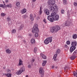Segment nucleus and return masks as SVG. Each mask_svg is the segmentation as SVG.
Listing matches in <instances>:
<instances>
[{"mask_svg": "<svg viewBox=\"0 0 77 77\" xmlns=\"http://www.w3.org/2000/svg\"><path fill=\"white\" fill-rule=\"evenodd\" d=\"M18 38H22V37L21 36H18Z\"/></svg>", "mask_w": 77, "mask_h": 77, "instance_id": "nucleus-46", "label": "nucleus"}, {"mask_svg": "<svg viewBox=\"0 0 77 77\" xmlns=\"http://www.w3.org/2000/svg\"><path fill=\"white\" fill-rule=\"evenodd\" d=\"M31 42L32 44H34L35 42V40L34 39H32L31 40Z\"/></svg>", "mask_w": 77, "mask_h": 77, "instance_id": "nucleus-24", "label": "nucleus"}, {"mask_svg": "<svg viewBox=\"0 0 77 77\" xmlns=\"http://www.w3.org/2000/svg\"><path fill=\"white\" fill-rule=\"evenodd\" d=\"M59 15H56V14L55 13H52L51 15L48 16V19L51 22H53L54 20L57 21L59 20Z\"/></svg>", "mask_w": 77, "mask_h": 77, "instance_id": "nucleus-1", "label": "nucleus"}, {"mask_svg": "<svg viewBox=\"0 0 77 77\" xmlns=\"http://www.w3.org/2000/svg\"><path fill=\"white\" fill-rule=\"evenodd\" d=\"M53 68H54V67L53 66Z\"/></svg>", "mask_w": 77, "mask_h": 77, "instance_id": "nucleus-55", "label": "nucleus"}, {"mask_svg": "<svg viewBox=\"0 0 77 77\" xmlns=\"http://www.w3.org/2000/svg\"><path fill=\"white\" fill-rule=\"evenodd\" d=\"M28 68L31 67V65H29L28 66Z\"/></svg>", "mask_w": 77, "mask_h": 77, "instance_id": "nucleus-45", "label": "nucleus"}, {"mask_svg": "<svg viewBox=\"0 0 77 77\" xmlns=\"http://www.w3.org/2000/svg\"><path fill=\"white\" fill-rule=\"evenodd\" d=\"M2 8H3V9H5V6H4V5H3Z\"/></svg>", "mask_w": 77, "mask_h": 77, "instance_id": "nucleus-47", "label": "nucleus"}, {"mask_svg": "<svg viewBox=\"0 0 77 77\" xmlns=\"http://www.w3.org/2000/svg\"><path fill=\"white\" fill-rule=\"evenodd\" d=\"M34 51V53H36V51H37V48H35Z\"/></svg>", "mask_w": 77, "mask_h": 77, "instance_id": "nucleus-34", "label": "nucleus"}, {"mask_svg": "<svg viewBox=\"0 0 77 77\" xmlns=\"http://www.w3.org/2000/svg\"><path fill=\"white\" fill-rule=\"evenodd\" d=\"M66 44L67 45H69V44H70V42L69 41H67L66 42Z\"/></svg>", "mask_w": 77, "mask_h": 77, "instance_id": "nucleus-35", "label": "nucleus"}, {"mask_svg": "<svg viewBox=\"0 0 77 77\" xmlns=\"http://www.w3.org/2000/svg\"><path fill=\"white\" fill-rule=\"evenodd\" d=\"M42 8H41V7H40V11L39 12V15H41V14H42Z\"/></svg>", "mask_w": 77, "mask_h": 77, "instance_id": "nucleus-18", "label": "nucleus"}, {"mask_svg": "<svg viewBox=\"0 0 77 77\" xmlns=\"http://www.w3.org/2000/svg\"><path fill=\"white\" fill-rule=\"evenodd\" d=\"M6 51L7 53H11V51L9 50V49H8L6 50Z\"/></svg>", "mask_w": 77, "mask_h": 77, "instance_id": "nucleus-19", "label": "nucleus"}, {"mask_svg": "<svg viewBox=\"0 0 77 77\" xmlns=\"http://www.w3.org/2000/svg\"><path fill=\"white\" fill-rule=\"evenodd\" d=\"M23 18H27V15L26 14L24 15L23 16Z\"/></svg>", "mask_w": 77, "mask_h": 77, "instance_id": "nucleus-33", "label": "nucleus"}, {"mask_svg": "<svg viewBox=\"0 0 77 77\" xmlns=\"http://www.w3.org/2000/svg\"><path fill=\"white\" fill-rule=\"evenodd\" d=\"M71 46L70 49V53H72L75 49V47L77 46V42H72Z\"/></svg>", "mask_w": 77, "mask_h": 77, "instance_id": "nucleus-4", "label": "nucleus"}, {"mask_svg": "<svg viewBox=\"0 0 77 77\" xmlns=\"http://www.w3.org/2000/svg\"><path fill=\"white\" fill-rule=\"evenodd\" d=\"M43 21L45 22V23H47V22H46V21H45V19H44L43 20Z\"/></svg>", "mask_w": 77, "mask_h": 77, "instance_id": "nucleus-41", "label": "nucleus"}, {"mask_svg": "<svg viewBox=\"0 0 77 77\" xmlns=\"http://www.w3.org/2000/svg\"><path fill=\"white\" fill-rule=\"evenodd\" d=\"M35 17H36V16H35Z\"/></svg>", "mask_w": 77, "mask_h": 77, "instance_id": "nucleus-58", "label": "nucleus"}, {"mask_svg": "<svg viewBox=\"0 0 77 77\" xmlns=\"http://www.w3.org/2000/svg\"><path fill=\"white\" fill-rule=\"evenodd\" d=\"M69 67L68 66H66V68H69Z\"/></svg>", "mask_w": 77, "mask_h": 77, "instance_id": "nucleus-52", "label": "nucleus"}, {"mask_svg": "<svg viewBox=\"0 0 77 77\" xmlns=\"http://www.w3.org/2000/svg\"><path fill=\"white\" fill-rule=\"evenodd\" d=\"M35 62V59H34L32 60L31 61V63H33V62Z\"/></svg>", "mask_w": 77, "mask_h": 77, "instance_id": "nucleus-37", "label": "nucleus"}, {"mask_svg": "<svg viewBox=\"0 0 77 77\" xmlns=\"http://www.w3.org/2000/svg\"><path fill=\"white\" fill-rule=\"evenodd\" d=\"M24 27V25H21L19 28V30H22Z\"/></svg>", "mask_w": 77, "mask_h": 77, "instance_id": "nucleus-23", "label": "nucleus"}, {"mask_svg": "<svg viewBox=\"0 0 77 77\" xmlns=\"http://www.w3.org/2000/svg\"><path fill=\"white\" fill-rule=\"evenodd\" d=\"M77 38V35L76 34L72 36V38H73V39H76Z\"/></svg>", "mask_w": 77, "mask_h": 77, "instance_id": "nucleus-27", "label": "nucleus"}, {"mask_svg": "<svg viewBox=\"0 0 77 77\" xmlns=\"http://www.w3.org/2000/svg\"><path fill=\"white\" fill-rule=\"evenodd\" d=\"M60 77V76H59V77Z\"/></svg>", "mask_w": 77, "mask_h": 77, "instance_id": "nucleus-56", "label": "nucleus"}, {"mask_svg": "<svg viewBox=\"0 0 77 77\" xmlns=\"http://www.w3.org/2000/svg\"><path fill=\"white\" fill-rule=\"evenodd\" d=\"M6 15V14L3 13H1V15L2 16V17H5Z\"/></svg>", "mask_w": 77, "mask_h": 77, "instance_id": "nucleus-28", "label": "nucleus"}, {"mask_svg": "<svg viewBox=\"0 0 77 77\" xmlns=\"http://www.w3.org/2000/svg\"><path fill=\"white\" fill-rule=\"evenodd\" d=\"M52 38H53L52 37H50L47 38V39H48L49 42L51 43L52 42Z\"/></svg>", "mask_w": 77, "mask_h": 77, "instance_id": "nucleus-13", "label": "nucleus"}, {"mask_svg": "<svg viewBox=\"0 0 77 77\" xmlns=\"http://www.w3.org/2000/svg\"><path fill=\"white\" fill-rule=\"evenodd\" d=\"M29 35L30 36H32V34H29Z\"/></svg>", "mask_w": 77, "mask_h": 77, "instance_id": "nucleus-48", "label": "nucleus"}, {"mask_svg": "<svg viewBox=\"0 0 77 77\" xmlns=\"http://www.w3.org/2000/svg\"><path fill=\"white\" fill-rule=\"evenodd\" d=\"M4 5H5V4H4Z\"/></svg>", "mask_w": 77, "mask_h": 77, "instance_id": "nucleus-57", "label": "nucleus"}, {"mask_svg": "<svg viewBox=\"0 0 77 77\" xmlns=\"http://www.w3.org/2000/svg\"><path fill=\"white\" fill-rule=\"evenodd\" d=\"M6 7H8V8H12V6L11 5L8 4L5 6Z\"/></svg>", "mask_w": 77, "mask_h": 77, "instance_id": "nucleus-31", "label": "nucleus"}, {"mask_svg": "<svg viewBox=\"0 0 77 77\" xmlns=\"http://www.w3.org/2000/svg\"><path fill=\"white\" fill-rule=\"evenodd\" d=\"M48 39H47V38H46L44 41V43L45 44H49V41H48Z\"/></svg>", "mask_w": 77, "mask_h": 77, "instance_id": "nucleus-12", "label": "nucleus"}, {"mask_svg": "<svg viewBox=\"0 0 77 77\" xmlns=\"http://www.w3.org/2000/svg\"><path fill=\"white\" fill-rule=\"evenodd\" d=\"M3 6V4H0V7L1 8H2Z\"/></svg>", "mask_w": 77, "mask_h": 77, "instance_id": "nucleus-40", "label": "nucleus"}, {"mask_svg": "<svg viewBox=\"0 0 77 77\" xmlns=\"http://www.w3.org/2000/svg\"><path fill=\"white\" fill-rule=\"evenodd\" d=\"M74 5L75 6H77V3L76 2L74 3Z\"/></svg>", "mask_w": 77, "mask_h": 77, "instance_id": "nucleus-38", "label": "nucleus"}, {"mask_svg": "<svg viewBox=\"0 0 77 77\" xmlns=\"http://www.w3.org/2000/svg\"><path fill=\"white\" fill-rule=\"evenodd\" d=\"M57 55L55 54L53 57V59L54 61H56V57H57Z\"/></svg>", "mask_w": 77, "mask_h": 77, "instance_id": "nucleus-25", "label": "nucleus"}, {"mask_svg": "<svg viewBox=\"0 0 77 77\" xmlns=\"http://www.w3.org/2000/svg\"><path fill=\"white\" fill-rule=\"evenodd\" d=\"M7 19L8 22H9L11 21V18L10 17H8Z\"/></svg>", "mask_w": 77, "mask_h": 77, "instance_id": "nucleus-29", "label": "nucleus"}, {"mask_svg": "<svg viewBox=\"0 0 77 77\" xmlns=\"http://www.w3.org/2000/svg\"><path fill=\"white\" fill-rule=\"evenodd\" d=\"M21 12L22 14H24L26 12V9H24L23 10H22Z\"/></svg>", "mask_w": 77, "mask_h": 77, "instance_id": "nucleus-21", "label": "nucleus"}, {"mask_svg": "<svg viewBox=\"0 0 77 77\" xmlns=\"http://www.w3.org/2000/svg\"><path fill=\"white\" fill-rule=\"evenodd\" d=\"M46 63H47V61L46 60H44L43 62V63H42V66H44L45 65H46Z\"/></svg>", "mask_w": 77, "mask_h": 77, "instance_id": "nucleus-17", "label": "nucleus"}, {"mask_svg": "<svg viewBox=\"0 0 77 77\" xmlns=\"http://www.w3.org/2000/svg\"><path fill=\"white\" fill-rule=\"evenodd\" d=\"M23 42H24L25 43H26V41L25 40H23Z\"/></svg>", "mask_w": 77, "mask_h": 77, "instance_id": "nucleus-51", "label": "nucleus"}, {"mask_svg": "<svg viewBox=\"0 0 77 77\" xmlns=\"http://www.w3.org/2000/svg\"><path fill=\"white\" fill-rule=\"evenodd\" d=\"M60 29V26H57L53 27L52 28L50 29V32L52 33H53V32H57V31L59 30Z\"/></svg>", "mask_w": 77, "mask_h": 77, "instance_id": "nucleus-5", "label": "nucleus"}, {"mask_svg": "<svg viewBox=\"0 0 77 77\" xmlns=\"http://www.w3.org/2000/svg\"><path fill=\"white\" fill-rule=\"evenodd\" d=\"M63 1L64 5H66V3H67V1H66V0H63Z\"/></svg>", "mask_w": 77, "mask_h": 77, "instance_id": "nucleus-30", "label": "nucleus"}, {"mask_svg": "<svg viewBox=\"0 0 77 77\" xmlns=\"http://www.w3.org/2000/svg\"><path fill=\"white\" fill-rule=\"evenodd\" d=\"M6 76L8 77H11L12 75L11 73H6L5 74Z\"/></svg>", "mask_w": 77, "mask_h": 77, "instance_id": "nucleus-15", "label": "nucleus"}, {"mask_svg": "<svg viewBox=\"0 0 77 77\" xmlns=\"http://www.w3.org/2000/svg\"><path fill=\"white\" fill-rule=\"evenodd\" d=\"M44 12L45 15H50V11L48 9H45Z\"/></svg>", "mask_w": 77, "mask_h": 77, "instance_id": "nucleus-10", "label": "nucleus"}, {"mask_svg": "<svg viewBox=\"0 0 77 77\" xmlns=\"http://www.w3.org/2000/svg\"><path fill=\"white\" fill-rule=\"evenodd\" d=\"M16 32V30L15 29H14L12 30V33H15Z\"/></svg>", "mask_w": 77, "mask_h": 77, "instance_id": "nucleus-32", "label": "nucleus"}, {"mask_svg": "<svg viewBox=\"0 0 77 77\" xmlns=\"http://www.w3.org/2000/svg\"><path fill=\"white\" fill-rule=\"evenodd\" d=\"M64 69L65 70V71H66V70H67V69H68V68H64Z\"/></svg>", "mask_w": 77, "mask_h": 77, "instance_id": "nucleus-42", "label": "nucleus"}, {"mask_svg": "<svg viewBox=\"0 0 77 77\" xmlns=\"http://www.w3.org/2000/svg\"><path fill=\"white\" fill-rule=\"evenodd\" d=\"M65 48H67V47H68V46L67 45H65Z\"/></svg>", "mask_w": 77, "mask_h": 77, "instance_id": "nucleus-44", "label": "nucleus"}, {"mask_svg": "<svg viewBox=\"0 0 77 77\" xmlns=\"http://www.w3.org/2000/svg\"><path fill=\"white\" fill-rule=\"evenodd\" d=\"M16 5L17 6V7H20V2H17L16 3Z\"/></svg>", "mask_w": 77, "mask_h": 77, "instance_id": "nucleus-26", "label": "nucleus"}, {"mask_svg": "<svg viewBox=\"0 0 77 77\" xmlns=\"http://www.w3.org/2000/svg\"><path fill=\"white\" fill-rule=\"evenodd\" d=\"M1 8H0V11H1Z\"/></svg>", "mask_w": 77, "mask_h": 77, "instance_id": "nucleus-54", "label": "nucleus"}, {"mask_svg": "<svg viewBox=\"0 0 77 77\" xmlns=\"http://www.w3.org/2000/svg\"><path fill=\"white\" fill-rule=\"evenodd\" d=\"M5 2H8L9 1H8V0H6Z\"/></svg>", "mask_w": 77, "mask_h": 77, "instance_id": "nucleus-49", "label": "nucleus"}, {"mask_svg": "<svg viewBox=\"0 0 77 77\" xmlns=\"http://www.w3.org/2000/svg\"><path fill=\"white\" fill-rule=\"evenodd\" d=\"M39 72L40 74L42 75V77H44V70L42 68H39Z\"/></svg>", "mask_w": 77, "mask_h": 77, "instance_id": "nucleus-8", "label": "nucleus"}, {"mask_svg": "<svg viewBox=\"0 0 77 77\" xmlns=\"http://www.w3.org/2000/svg\"><path fill=\"white\" fill-rule=\"evenodd\" d=\"M39 19H40V17L38 16V17H36L37 20H38Z\"/></svg>", "mask_w": 77, "mask_h": 77, "instance_id": "nucleus-39", "label": "nucleus"}, {"mask_svg": "<svg viewBox=\"0 0 77 77\" xmlns=\"http://www.w3.org/2000/svg\"><path fill=\"white\" fill-rule=\"evenodd\" d=\"M49 10L51 11H52L53 13L57 14V12H58V7L57 6L53 7L50 6L49 8Z\"/></svg>", "mask_w": 77, "mask_h": 77, "instance_id": "nucleus-3", "label": "nucleus"}, {"mask_svg": "<svg viewBox=\"0 0 77 77\" xmlns=\"http://www.w3.org/2000/svg\"><path fill=\"white\" fill-rule=\"evenodd\" d=\"M41 56H42V59H46L47 58V57L45 55H44V54L41 53L40 54Z\"/></svg>", "mask_w": 77, "mask_h": 77, "instance_id": "nucleus-11", "label": "nucleus"}, {"mask_svg": "<svg viewBox=\"0 0 77 77\" xmlns=\"http://www.w3.org/2000/svg\"><path fill=\"white\" fill-rule=\"evenodd\" d=\"M65 12V11H64V10H62L61 11V12L62 14H64V12Z\"/></svg>", "mask_w": 77, "mask_h": 77, "instance_id": "nucleus-36", "label": "nucleus"}, {"mask_svg": "<svg viewBox=\"0 0 77 77\" xmlns=\"http://www.w3.org/2000/svg\"><path fill=\"white\" fill-rule=\"evenodd\" d=\"M23 65V61L21 59L19 60V65Z\"/></svg>", "mask_w": 77, "mask_h": 77, "instance_id": "nucleus-22", "label": "nucleus"}, {"mask_svg": "<svg viewBox=\"0 0 77 77\" xmlns=\"http://www.w3.org/2000/svg\"><path fill=\"white\" fill-rule=\"evenodd\" d=\"M60 49H58L56 51V54H55L56 55H57V54H59V53H60Z\"/></svg>", "mask_w": 77, "mask_h": 77, "instance_id": "nucleus-14", "label": "nucleus"}, {"mask_svg": "<svg viewBox=\"0 0 77 77\" xmlns=\"http://www.w3.org/2000/svg\"><path fill=\"white\" fill-rule=\"evenodd\" d=\"M36 1V0H32V2H35Z\"/></svg>", "mask_w": 77, "mask_h": 77, "instance_id": "nucleus-50", "label": "nucleus"}, {"mask_svg": "<svg viewBox=\"0 0 77 77\" xmlns=\"http://www.w3.org/2000/svg\"><path fill=\"white\" fill-rule=\"evenodd\" d=\"M25 70V68H21L19 70V71L17 72L16 74H17V75H19V74H21V73H22V72H24Z\"/></svg>", "mask_w": 77, "mask_h": 77, "instance_id": "nucleus-6", "label": "nucleus"}, {"mask_svg": "<svg viewBox=\"0 0 77 77\" xmlns=\"http://www.w3.org/2000/svg\"><path fill=\"white\" fill-rule=\"evenodd\" d=\"M64 25L65 26H69V22H66Z\"/></svg>", "mask_w": 77, "mask_h": 77, "instance_id": "nucleus-20", "label": "nucleus"}, {"mask_svg": "<svg viewBox=\"0 0 77 77\" xmlns=\"http://www.w3.org/2000/svg\"><path fill=\"white\" fill-rule=\"evenodd\" d=\"M26 77H28V75H26Z\"/></svg>", "mask_w": 77, "mask_h": 77, "instance_id": "nucleus-53", "label": "nucleus"}, {"mask_svg": "<svg viewBox=\"0 0 77 77\" xmlns=\"http://www.w3.org/2000/svg\"><path fill=\"white\" fill-rule=\"evenodd\" d=\"M30 18L32 21H33V16L32 14H30Z\"/></svg>", "mask_w": 77, "mask_h": 77, "instance_id": "nucleus-16", "label": "nucleus"}, {"mask_svg": "<svg viewBox=\"0 0 77 77\" xmlns=\"http://www.w3.org/2000/svg\"><path fill=\"white\" fill-rule=\"evenodd\" d=\"M77 54V50H76L73 53L72 56L71 57V60H74L75 59V58L77 57L76 55Z\"/></svg>", "mask_w": 77, "mask_h": 77, "instance_id": "nucleus-7", "label": "nucleus"}, {"mask_svg": "<svg viewBox=\"0 0 77 77\" xmlns=\"http://www.w3.org/2000/svg\"><path fill=\"white\" fill-rule=\"evenodd\" d=\"M7 71L8 72H11V71L10 70H7Z\"/></svg>", "mask_w": 77, "mask_h": 77, "instance_id": "nucleus-43", "label": "nucleus"}, {"mask_svg": "<svg viewBox=\"0 0 77 77\" xmlns=\"http://www.w3.org/2000/svg\"><path fill=\"white\" fill-rule=\"evenodd\" d=\"M55 0H49L48 2V4L49 5L53 6L55 4Z\"/></svg>", "mask_w": 77, "mask_h": 77, "instance_id": "nucleus-9", "label": "nucleus"}, {"mask_svg": "<svg viewBox=\"0 0 77 77\" xmlns=\"http://www.w3.org/2000/svg\"><path fill=\"white\" fill-rule=\"evenodd\" d=\"M32 32V33H36L35 34V37L36 38L38 36V33L39 32V29H38V25L37 24H35L34 25Z\"/></svg>", "mask_w": 77, "mask_h": 77, "instance_id": "nucleus-2", "label": "nucleus"}]
</instances>
